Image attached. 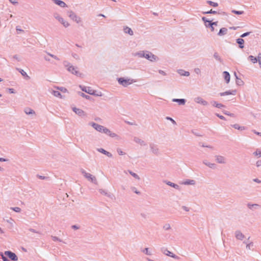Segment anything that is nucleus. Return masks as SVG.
I'll use <instances>...</instances> for the list:
<instances>
[{"mask_svg":"<svg viewBox=\"0 0 261 261\" xmlns=\"http://www.w3.org/2000/svg\"><path fill=\"white\" fill-rule=\"evenodd\" d=\"M51 237L54 241L62 242V240L57 237L51 236Z\"/></svg>","mask_w":261,"mask_h":261,"instance_id":"603ef678","label":"nucleus"},{"mask_svg":"<svg viewBox=\"0 0 261 261\" xmlns=\"http://www.w3.org/2000/svg\"><path fill=\"white\" fill-rule=\"evenodd\" d=\"M205 25L206 28H208V27H211V26L212 25V21H210L207 23H205Z\"/></svg>","mask_w":261,"mask_h":261,"instance_id":"0e129e2a","label":"nucleus"},{"mask_svg":"<svg viewBox=\"0 0 261 261\" xmlns=\"http://www.w3.org/2000/svg\"><path fill=\"white\" fill-rule=\"evenodd\" d=\"M234 74L236 78V84L239 86L243 85L244 84V82L238 77L236 72H234Z\"/></svg>","mask_w":261,"mask_h":261,"instance_id":"c85d7f7f","label":"nucleus"},{"mask_svg":"<svg viewBox=\"0 0 261 261\" xmlns=\"http://www.w3.org/2000/svg\"><path fill=\"white\" fill-rule=\"evenodd\" d=\"M63 65L66 68L67 70L72 74L77 76H81V73H80L78 71L77 67L73 66L69 62L66 61L63 62Z\"/></svg>","mask_w":261,"mask_h":261,"instance_id":"f03ea898","label":"nucleus"},{"mask_svg":"<svg viewBox=\"0 0 261 261\" xmlns=\"http://www.w3.org/2000/svg\"><path fill=\"white\" fill-rule=\"evenodd\" d=\"M235 237L239 240H242L245 238V236L240 230L235 231Z\"/></svg>","mask_w":261,"mask_h":261,"instance_id":"f3484780","label":"nucleus"},{"mask_svg":"<svg viewBox=\"0 0 261 261\" xmlns=\"http://www.w3.org/2000/svg\"><path fill=\"white\" fill-rule=\"evenodd\" d=\"M99 192L101 194H103V195H107L108 194V193L103 190L102 189H100L99 190Z\"/></svg>","mask_w":261,"mask_h":261,"instance_id":"680f3d73","label":"nucleus"},{"mask_svg":"<svg viewBox=\"0 0 261 261\" xmlns=\"http://www.w3.org/2000/svg\"><path fill=\"white\" fill-rule=\"evenodd\" d=\"M231 12L237 15H241L244 13V12L243 11H237L234 10H232Z\"/></svg>","mask_w":261,"mask_h":261,"instance_id":"79ce46f5","label":"nucleus"},{"mask_svg":"<svg viewBox=\"0 0 261 261\" xmlns=\"http://www.w3.org/2000/svg\"><path fill=\"white\" fill-rule=\"evenodd\" d=\"M16 69L21 73V74L24 76L27 80H29L30 77L27 74V73L22 69L16 68Z\"/></svg>","mask_w":261,"mask_h":261,"instance_id":"bb28decb","label":"nucleus"},{"mask_svg":"<svg viewBox=\"0 0 261 261\" xmlns=\"http://www.w3.org/2000/svg\"><path fill=\"white\" fill-rule=\"evenodd\" d=\"M51 93L55 96V97H58L61 98H62V96L60 92L58 91H55L53 90L51 92Z\"/></svg>","mask_w":261,"mask_h":261,"instance_id":"72a5a7b5","label":"nucleus"},{"mask_svg":"<svg viewBox=\"0 0 261 261\" xmlns=\"http://www.w3.org/2000/svg\"><path fill=\"white\" fill-rule=\"evenodd\" d=\"M223 75L224 76V78L225 80V82L227 84H228L230 81V76L228 72L227 71H224L223 72Z\"/></svg>","mask_w":261,"mask_h":261,"instance_id":"4be33fe9","label":"nucleus"},{"mask_svg":"<svg viewBox=\"0 0 261 261\" xmlns=\"http://www.w3.org/2000/svg\"><path fill=\"white\" fill-rule=\"evenodd\" d=\"M256 166L257 167L261 166V160H258L256 162Z\"/></svg>","mask_w":261,"mask_h":261,"instance_id":"338daca9","label":"nucleus"},{"mask_svg":"<svg viewBox=\"0 0 261 261\" xmlns=\"http://www.w3.org/2000/svg\"><path fill=\"white\" fill-rule=\"evenodd\" d=\"M123 31L124 33L128 34L130 36H133L134 35V32L131 28L125 26L123 27Z\"/></svg>","mask_w":261,"mask_h":261,"instance_id":"6ab92c4d","label":"nucleus"},{"mask_svg":"<svg viewBox=\"0 0 261 261\" xmlns=\"http://www.w3.org/2000/svg\"><path fill=\"white\" fill-rule=\"evenodd\" d=\"M244 40L242 38H238L236 39V42L239 44V47L241 49L244 47Z\"/></svg>","mask_w":261,"mask_h":261,"instance_id":"aec40b11","label":"nucleus"},{"mask_svg":"<svg viewBox=\"0 0 261 261\" xmlns=\"http://www.w3.org/2000/svg\"><path fill=\"white\" fill-rule=\"evenodd\" d=\"M182 184L185 185H195L196 181L193 179H187L182 182Z\"/></svg>","mask_w":261,"mask_h":261,"instance_id":"393cba45","label":"nucleus"},{"mask_svg":"<svg viewBox=\"0 0 261 261\" xmlns=\"http://www.w3.org/2000/svg\"><path fill=\"white\" fill-rule=\"evenodd\" d=\"M194 101L196 103H200L203 106H207L208 105V102L200 97H196L194 99Z\"/></svg>","mask_w":261,"mask_h":261,"instance_id":"f8f14e48","label":"nucleus"},{"mask_svg":"<svg viewBox=\"0 0 261 261\" xmlns=\"http://www.w3.org/2000/svg\"><path fill=\"white\" fill-rule=\"evenodd\" d=\"M202 20H203V21L205 23H207L208 21H210V20H207V19L206 18V17H203L202 18Z\"/></svg>","mask_w":261,"mask_h":261,"instance_id":"774afa93","label":"nucleus"},{"mask_svg":"<svg viewBox=\"0 0 261 261\" xmlns=\"http://www.w3.org/2000/svg\"><path fill=\"white\" fill-rule=\"evenodd\" d=\"M89 125L92 126L97 131L104 133L112 138L118 137L116 134L112 132L109 129L99 124L91 122L89 123Z\"/></svg>","mask_w":261,"mask_h":261,"instance_id":"f257e3e1","label":"nucleus"},{"mask_svg":"<svg viewBox=\"0 0 261 261\" xmlns=\"http://www.w3.org/2000/svg\"><path fill=\"white\" fill-rule=\"evenodd\" d=\"M251 33V32H246V33H244L243 34H242L240 37L241 38H244L247 36H248L249 35H250V34Z\"/></svg>","mask_w":261,"mask_h":261,"instance_id":"6e6d98bb","label":"nucleus"},{"mask_svg":"<svg viewBox=\"0 0 261 261\" xmlns=\"http://www.w3.org/2000/svg\"><path fill=\"white\" fill-rule=\"evenodd\" d=\"M142 251L148 255H151V253L150 251H149V248H145V249L142 250Z\"/></svg>","mask_w":261,"mask_h":261,"instance_id":"a19ab883","label":"nucleus"},{"mask_svg":"<svg viewBox=\"0 0 261 261\" xmlns=\"http://www.w3.org/2000/svg\"><path fill=\"white\" fill-rule=\"evenodd\" d=\"M236 92H237V91L236 90H228V91H225L224 92H221L219 93V95L221 96H224L228 95H236Z\"/></svg>","mask_w":261,"mask_h":261,"instance_id":"ddd939ff","label":"nucleus"},{"mask_svg":"<svg viewBox=\"0 0 261 261\" xmlns=\"http://www.w3.org/2000/svg\"><path fill=\"white\" fill-rule=\"evenodd\" d=\"M149 147L151 152L156 155H158L160 154L159 149L158 146L153 143H150Z\"/></svg>","mask_w":261,"mask_h":261,"instance_id":"9d476101","label":"nucleus"},{"mask_svg":"<svg viewBox=\"0 0 261 261\" xmlns=\"http://www.w3.org/2000/svg\"><path fill=\"white\" fill-rule=\"evenodd\" d=\"M257 62H258L261 68V53H259L257 57Z\"/></svg>","mask_w":261,"mask_h":261,"instance_id":"8fccbe9b","label":"nucleus"},{"mask_svg":"<svg viewBox=\"0 0 261 261\" xmlns=\"http://www.w3.org/2000/svg\"><path fill=\"white\" fill-rule=\"evenodd\" d=\"M159 73L163 75H164V76L166 75V72L162 70H159Z\"/></svg>","mask_w":261,"mask_h":261,"instance_id":"69168bd1","label":"nucleus"},{"mask_svg":"<svg viewBox=\"0 0 261 261\" xmlns=\"http://www.w3.org/2000/svg\"><path fill=\"white\" fill-rule=\"evenodd\" d=\"M47 55L49 56H50L51 57L53 58L54 59H55V60H60V59L56 56L53 55V54H51L50 53H47Z\"/></svg>","mask_w":261,"mask_h":261,"instance_id":"5fc2aeb1","label":"nucleus"},{"mask_svg":"<svg viewBox=\"0 0 261 261\" xmlns=\"http://www.w3.org/2000/svg\"><path fill=\"white\" fill-rule=\"evenodd\" d=\"M69 17L76 23H79L81 22V18L79 17L74 12L71 11L69 12Z\"/></svg>","mask_w":261,"mask_h":261,"instance_id":"6e6552de","label":"nucleus"},{"mask_svg":"<svg viewBox=\"0 0 261 261\" xmlns=\"http://www.w3.org/2000/svg\"><path fill=\"white\" fill-rule=\"evenodd\" d=\"M80 95L81 96H82L83 97H84L87 99H89L90 97V96L88 95H86L85 94H84V93H80Z\"/></svg>","mask_w":261,"mask_h":261,"instance_id":"4d7b16f0","label":"nucleus"},{"mask_svg":"<svg viewBox=\"0 0 261 261\" xmlns=\"http://www.w3.org/2000/svg\"><path fill=\"white\" fill-rule=\"evenodd\" d=\"M248 59L253 63H255L257 62V57L250 55L249 56Z\"/></svg>","mask_w":261,"mask_h":261,"instance_id":"58836bf2","label":"nucleus"},{"mask_svg":"<svg viewBox=\"0 0 261 261\" xmlns=\"http://www.w3.org/2000/svg\"><path fill=\"white\" fill-rule=\"evenodd\" d=\"M203 163L206 165V166L208 167L209 168L211 169H215L217 167V165L215 163H212L209 162H208L207 160H203Z\"/></svg>","mask_w":261,"mask_h":261,"instance_id":"4468645a","label":"nucleus"},{"mask_svg":"<svg viewBox=\"0 0 261 261\" xmlns=\"http://www.w3.org/2000/svg\"><path fill=\"white\" fill-rule=\"evenodd\" d=\"M52 1L54 2L55 4H56V5L59 6L60 7H61L62 8H65V7H67V5L66 4V3L62 1H61V0H52Z\"/></svg>","mask_w":261,"mask_h":261,"instance_id":"dca6fc26","label":"nucleus"},{"mask_svg":"<svg viewBox=\"0 0 261 261\" xmlns=\"http://www.w3.org/2000/svg\"><path fill=\"white\" fill-rule=\"evenodd\" d=\"M212 103L214 107H215L218 108H221L222 107H224V106L221 103H219L215 101L212 102Z\"/></svg>","mask_w":261,"mask_h":261,"instance_id":"2f4dec72","label":"nucleus"},{"mask_svg":"<svg viewBox=\"0 0 261 261\" xmlns=\"http://www.w3.org/2000/svg\"><path fill=\"white\" fill-rule=\"evenodd\" d=\"M0 255L2 256V258L3 261H9V259L7 258V257H6L2 252L0 253Z\"/></svg>","mask_w":261,"mask_h":261,"instance_id":"13d9d810","label":"nucleus"},{"mask_svg":"<svg viewBox=\"0 0 261 261\" xmlns=\"http://www.w3.org/2000/svg\"><path fill=\"white\" fill-rule=\"evenodd\" d=\"M223 112L225 115L230 116L231 117H234V116L233 113H230V112H229L227 111H223Z\"/></svg>","mask_w":261,"mask_h":261,"instance_id":"864d4df0","label":"nucleus"},{"mask_svg":"<svg viewBox=\"0 0 261 261\" xmlns=\"http://www.w3.org/2000/svg\"><path fill=\"white\" fill-rule=\"evenodd\" d=\"M216 115L222 120H225V118L222 115H220L219 114H216Z\"/></svg>","mask_w":261,"mask_h":261,"instance_id":"e2e57ef3","label":"nucleus"},{"mask_svg":"<svg viewBox=\"0 0 261 261\" xmlns=\"http://www.w3.org/2000/svg\"><path fill=\"white\" fill-rule=\"evenodd\" d=\"M227 31L228 30L227 28H222L220 30L219 32H218V35L219 36L225 35L227 34Z\"/></svg>","mask_w":261,"mask_h":261,"instance_id":"b1692460","label":"nucleus"},{"mask_svg":"<svg viewBox=\"0 0 261 261\" xmlns=\"http://www.w3.org/2000/svg\"><path fill=\"white\" fill-rule=\"evenodd\" d=\"M131 190L132 191H133L134 193H136L138 195H140L141 194V192L137 190L136 187H131Z\"/></svg>","mask_w":261,"mask_h":261,"instance_id":"a18cd8bd","label":"nucleus"},{"mask_svg":"<svg viewBox=\"0 0 261 261\" xmlns=\"http://www.w3.org/2000/svg\"><path fill=\"white\" fill-rule=\"evenodd\" d=\"M232 127L236 129H241V130H244L245 129V127H240L239 124H233L232 125Z\"/></svg>","mask_w":261,"mask_h":261,"instance_id":"37998d69","label":"nucleus"},{"mask_svg":"<svg viewBox=\"0 0 261 261\" xmlns=\"http://www.w3.org/2000/svg\"><path fill=\"white\" fill-rule=\"evenodd\" d=\"M80 88L83 91H84L89 94H91L93 89L89 87H85L80 86Z\"/></svg>","mask_w":261,"mask_h":261,"instance_id":"412c9836","label":"nucleus"},{"mask_svg":"<svg viewBox=\"0 0 261 261\" xmlns=\"http://www.w3.org/2000/svg\"><path fill=\"white\" fill-rule=\"evenodd\" d=\"M177 72L180 75L182 76H188L190 75V72L189 71H186L182 69H179Z\"/></svg>","mask_w":261,"mask_h":261,"instance_id":"c756f323","label":"nucleus"},{"mask_svg":"<svg viewBox=\"0 0 261 261\" xmlns=\"http://www.w3.org/2000/svg\"><path fill=\"white\" fill-rule=\"evenodd\" d=\"M163 228L165 230H168L169 229H171V226H170V225L168 223H167V224H165L164 226H163Z\"/></svg>","mask_w":261,"mask_h":261,"instance_id":"de8ad7c7","label":"nucleus"},{"mask_svg":"<svg viewBox=\"0 0 261 261\" xmlns=\"http://www.w3.org/2000/svg\"><path fill=\"white\" fill-rule=\"evenodd\" d=\"M117 80L118 83L124 87H127L129 85H130L134 82L133 80L132 79H125L123 77L118 78Z\"/></svg>","mask_w":261,"mask_h":261,"instance_id":"20e7f679","label":"nucleus"},{"mask_svg":"<svg viewBox=\"0 0 261 261\" xmlns=\"http://www.w3.org/2000/svg\"><path fill=\"white\" fill-rule=\"evenodd\" d=\"M134 141L137 143H138L140 144L141 145L145 146L146 145L145 142L142 139L138 138V137H134Z\"/></svg>","mask_w":261,"mask_h":261,"instance_id":"5701e85b","label":"nucleus"},{"mask_svg":"<svg viewBox=\"0 0 261 261\" xmlns=\"http://www.w3.org/2000/svg\"><path fill=\"white\" fill-rule=\"evenodd\" d=\"M81 171L82 174L84 175V176L88 180L90 181L91 182L95 184H97V181L96 180V177L92 175V174L86 172V171L84 169H81Z\"/></svg>","mask_w":261,"mask_h":261,"instance_id":"7ed1b4c3","label":"nucleus"},{"mask_svg":"<svg viewBox=\"0 0 261 261\" xmlns=\"http://www.w3.org/2000/svg\"><path fill=\"white\" fill-rule=\"evenodd\" d=\"M4 254L5 255L8 256V257L12 260L16 261L18 260V257L16 255L10 251H6Z\"/></svg>","mask_w":261,"mask_h":261,"instance_id":"9b49d317","label":"nucleus"},{"mask_svg":"<svg viewBox=\"0 0 261 261\" xmlns=\"http://www.w3.org/2000/svg\"><path fill=\"white\" fill-rule=\"evenodd\" d=\"M55 88L64 93H66L68 92L67 89L63 87H55Z\"/></svg>","mask_w":261,"mask_h":261,"instance_id":"e433bc0d","label":"nucleus"},{"mask_svg":"<svg viewBox=\"0 0 261 261\" xmlns=\"http://www.w3.org/2000/svg\"><path fill=\"white\" fill-rule=\"evenodd\" d=\"M117 151L118 153L120 155H123L125 154V153L124 152H123L120 148H117Z\"/></svg>","mask_w":261,"mask_h":261,"instance_id":"bf43d9fd","label":"nucleus"},{"mask_svg":"<svg viewBox=\"0 0 261 261\" xmlns=\"http://www.w3.org/2000/svg\"><path fill=\"white\" fill-rule=\"evenodd\" d=\"M166 119H168V120H170V121H171L173 124H176V122L172 118H170V117H167Z\"/></svg>","mask_w":261,"mask_h":261,"instance_id":"052dcab7","label":"nucleus"},{"mask_svg":"<svg viewBox=\"0 0 261 261\" xmlns=\"http://www.w3.org/2000/svg\"><path fill=\"white\" fill-rule=\"evenodd\" d=\"M97 150L98 152L106 155L109 158H112L113 156L112 154L111 153L107 151V150H105L103 148H97Z\"/></svg>","mask_w":261,"mask_h":261,"instance_id":"a211bd4d","label":"nucleus"},{"mask_svg":"<svg viewBox=\"0 0 261 261\" xmlns=\"http://www.w3.org/2000/svg\"><path fill=\"white\" fill-rule=\"evenodd\" d=\"M172 101L173 102H178L179 105H184L186 103V99H177V98H174L172 99Z\"/></svg>","mask_w":261,"mask_h":261,"instance_id":"cd10ccee","label":"nucleus"},{"mask_svg":"<svg viewBox=\"0 0 261 261\" xmlns=\"http://www.w3.org/2000/svg\"><path fill=\"white\" fill-rule=\"evenodd\" d=\"M72 110L73 112H74L77 115H78L80 116H85V112L81 109L76 108H73Z\"/></svg>","mask_w":261,"mask_h":261,"instance_id":"2eb2a0df","label":"nucleus"},{"mask_svg":"<svg viewBox=\"0 0 261 261\" xmlns=\"http://www.w3.org/2000/svg\"><path fill=\"white\" fill-rule=\"evenodd\" d=\"M165 182L168 186H170L174 188H175V189H177V190H179V186L177 185V184H175L174 183H173L170 181H165Z\"/></svg>","mask_w":261,"mask_h":261,"instance_id":"a878e982","label":"nucleus"},{"mask_svg":"<svg viewBox=\"0 0 261 261\" xmlns=\"http://www.w3.org/2000/svg\"><path fill=\"white\" fill-rule=\"evenodd\" d=\"M10 208L17 213H19L21 212V208L18 207H11Z\"/></svg>","mask_w":261,"mask_h":261,"instance_id":"3c124183","label":"nucleus"},{"mask_svg":"<svg viewBox=\"0 0 261 261\" xmlns=\"http://www.w3.org/2000/svg\"><path fill=\"white\" fill-rule=\"evenodd\" d=\"M128 172H129V174H130L132 176H133V177H134V178H135L136 179H138V180H139V179H140V177L139 176V175H138L137 174H136V173H135L133 172V171H130V170H128Z\"/></svg>","mask_w":261,"mask_h":261,"instance_id":"4c0bfd02","label":"nucleus"},{"mask_svg":"<svg viewBox=\"0 0 261 261\" xmlns=\"http://www.w3.org/2000/svg\"><path fill=\"white\" fill-rule=\"evenodd\" d=\"M161 251L165 255L170 256L175 259H178L179 257L176 255L173 254L172 252L169 251L166 248L163 247L161 249Z\"/></svg>","mask_w":261,"mask_h":261,"instance_id":"0eeeda50","label":"nucleus"},{"mask_svg":"<svg viewBox=\"0 0 261 261\" xmlns=\"http://www.w3.org/2000/svg\"><path fill=\"white\" fill-rule=\"evenodd\" d=\"M253 154L256 156L258 155L259 157H260L261 156V150H259V149H257L255 152H253Z\"/></svg>","mask_w":261,"mask_h":261,"instance_id":"49530a36","label":"nucleus"},{"mask_svg":"<svg viewBox=\"0 0 261 261\" xmlns=\"http://www.w3.org/2000/svg\"><path fill=\"white\" fill-rule=\"evenodd\" d=\"M206 2L207 4H208L211 6H213L214 7H216L218 6V4L217 3H215V2H212L211 1H207Z\"/></svg>","mask_w":261,"mask_h":261,"instance_id":"ea45409f","label":"nucleus"},{"mask_svg":"<svg viewBox=\"0 0 261 261\" xmlns=\"http://www.w3.org/2000/svg\"><path fill=\"white\" fill-rule=\"evenodd\" d=\"M54 16L55 19H56L59 22L62 23L64 27L67 28L69 26V23L67 21H65L63 18L61 17L59 15L55 14H54Z\"/></svg>","mask_w":261,"mask_h":261,"instance_id":"423d86ee","label":"nucleus"},{"mask_svg":"<svg viewBox=\"0 0 261 261\" xmlns=\"http://www.w3.org/2000/svg\"><path fill=\"white\" fill-rule=\"evenodd\" d=\"M144 58L151 62L155 61L158 59L156 56L149 51H145Z\"/></svg>","mask_w":261,"mask_h":261,"instance_id":"39448f33","label":"nucleus"},{"mask_svg":"<svg viewBox=\"0 0 261 261\" xmlns=\"http://www.w3.org/2000/svg\"><path fill=\"white\" fill-rule=\"evenodd\" d=\"M24 112L27 115L34 114H35V111L30 109V108H26L24 110Z\"/></svg>","mask_w":261,"mask_h":261,"instance_id":"473e14b6","label":"nucleus"},{"mask_svg":"<svg viewBox=\"0 0 261 261\" xmlns=\"http://www.w3.org/2000/svg\"><path fill=\"white\" fill-rule=\"evenodd\" d=\"M214 58L216 60H217L218 61H219V62L220 63H222L223 62V60L222 59H221V58L220 57V56L219 55L218 53H217V52H215L214 54Z\"/></svg>","mask_w":261,"mask_h":261,"instance_id":"7c9ffc66","label":"nucleus"},{"mask_svg":"<svg viewBox=\"0 0 261 261\" xmlns=\"http://www.w3.org/2000/svg\"><path fill=\"white\" fill-rule=\"evenodd\" d=\"M203 14H216L218 13V12L216 11H213L212 9H211L210 11H207V12H203Z\"/></svg>","mask_w":261,"mask_h":261,"instance_id":"c03bdc74","label":"nucleus"},{"mask_svg":"<svg viewBox=\"0 0 261 261\" xmlns=\"http://www.w3.org/2000/svg\"><path fill=\"white\" fill-rule=\"evenodd\" d=\"M215 161L217 163L225 164L227 163V159L224 156L216 155L215 156Z\"/></svg>","mask_w":261,"mask_h":261,"instance_id":"1a4fd4ad","label":"nucleus"},{"mask_svg":"<svg viewBox=\"0 0 261 261\" xmlns=\"http://www.w3.org/2000/svg\"><path fill=\"white\" fill-rule=\"evenodd\" d=\"M145 54V51H140L136 53L135 55L138 56L140 58H144Z\"/></svg>","mask_w":261,"mask_h":261,"instance_id":"c9c22d12","label":"nucleus"},{"mask_svg":"<svg viewBox=\"0 0 261 261\" xmlns=\"http://www.w3.org/2000/svg\"><path fill=\"white\" fill-rule=\"evenodd\" d=\"M244 243H245L246 244V248L247 249H249V250H250L251 249V247H252L253 246V244L252 242H251L250 243H248V244H247L246 242H244Z\"/></svg>","mask_w":261,"mask_h":261,"instance_id":"09e8293b","label":"nucleus"},{"mask_svg":"<svg viewBox=\"0 0 261 261\" xmlns=\"http://www.w3.org/2000/svg\"><path fill=\"white\" fill-rule=\"evenodd\" d=\"M91 95H95L96 96H101L102 95V94L100 91H97L93 90Z\"/></svg>","mask_w":261,"mask_h":261,"instance_id":"f704fd0d","label":"nucleus"}]
</instances>
